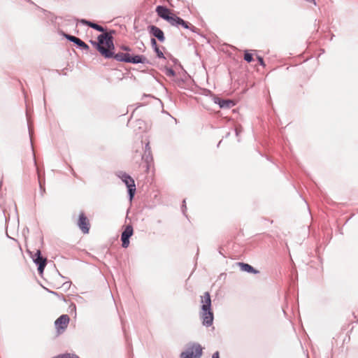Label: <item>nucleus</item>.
<instances>
[{
	"mask_svg": "<svg viewBox=\"0 0 358 358\" xmlns=\"http://www.w3.org/2000/svg\"><path fill=\"white\" fill-rule=\"evenodd\" d=\"M151 44L154 49L156 48V47H158L157 41L155 38H151Z\"/></svg>",
	"mask_w": 358,
	"mask_h": 358,
	"instance_id": "nucleus-24",
	"label": "nucleus"
},
{
	"mask_svg": "<svg viewBox=\"0 0 358 358\" xmlns=\"http://www.w3.org/2000/svg\"><path fill=\"white\" fill-rule=\"evenodd\" d=\"M220 108H231L234 106L232 101L230 100H222L219 102Z\"/></svg>",
	"mask_w": 358,
	"mask_h": 358,
	"instance_id": "nucleus-19",
	"label": "nucleus"
},
{
	"mask_svg": "<svg viewBox=\"0 0 358 358\" xmlns=\"http://www.w3.org/2000/svg\"><path fill=\"white\" fill-rule=\"evenodd\" d=\"M203 349L200 344L196 343H189L185 351L180 354L181 358H200Z\"/></svg>",
	"mask_w": 358,
	"mask_h": 358,
	"instance_id": "nucleus-2",
	"label": "nucleus"
},
{
	"mask_svg": "<svg viewBox=\"0 0 358 358\" xmlns=\"http://www.w3.org/2000/svg\"><path fill=\"white\" fill-rule=\"evenodd\" d=\"M121 49L125 51H130V48L128 46H122Z\"/></svg>",
	"mask_w": 358,
	"mask_h": 358,
	"instance_id": "nucleus-26",
	"label": "nucleus"
},
{
	"mask_svg": "<svg viewBox=\"0 0 358 358\" xmlns=\"http://www.w3.org/2000/svg\"><path fill=\"white\" fill-rule=\"evenodd\" d=\"M172 26H182L185 29H189L190 30H194V27L190 23L185 22L182 18L178 17L177 15H173L171 21L169 22Z\"/></svg>",
	"mask_w": 358,
	"mask_h": 358,
	"instance_id": "nucleus-10",
	"label": "nucleus"
},
{
	"mask_svg": "<svg viewBox=\"0 0 358 358\" xmlns=\"http://www.w3.org/2000/svg\"><path fill=\"white\" fill-rule=\"evenodd\" d=\"M172 26H182L185 29H189L190 30H194V27L190 23L185 22L182 18L178 17L177 15H173L171 21L169 22Z\"/></svg>",
	"mask_w": 358,
	"mask_h": 358,
	"instance_id": "nucleus-9",
	"label": "nucleus"
},
{
	"mask_svg": "<svg viewBox=\"0 0 358 358\" xmlns=\"http://www.w3.org/2000/svg\"><path fill=\"white\" fill-rule=\"evenodd\" d=\"M80 22L83 24H87L89 27H92V28H93V29H96V30H97L99 31H104V29L101 26H100V25H99L97 24H95L94 22H90V21H87L85 20H81Z\"/></svg>",
	"mask_w": 358,
	"mask_h": 358,
	"instance_id": "nucleus-18",
	"label": "nucleus"
},
{
	"mask_svg": "<svg viewBox=\"0 0 358 358\" xmlns=\"http://www.w3.org/2000/svg\"><path fill=\"white\" fill-rule=\"evenodd\" d=\"M91 43L96 48L102 56L106 58L112 57L113 52L112 50L114 49V44L113 37L108 33L101 34L98 37V42Z\"/></svg>",
	"mask_w": 358,
	"mask_h": 358,
	"instance_id": "nucleus-1",
	"label": "nucleus"
},
{
	"mask_svg": "<svg viewBox=\"0 0 358 358\" xmlns=\"http://www.w3.org/2000/svg\"><path fill=\"white\" fill-rule=\"evenodd\" d=\"M244 59L248 62H251L253 60L252 55L248 52H245L244 54Z\"/></svg>",
	"mask_w": 358,
	"mask_h": 358,
	"instance_id": "nucleus-21",
	"label": "nucleus"
},
{
	"mask_svg": "<svg viewBox=\"0 0 358 358\" xmlns=\"http://www.w3.org/2000/svg\"><path fill=\"white\" fill-rule=\"evenodd\" d=\"M238 265L239 266L241 269L242 271H245V272H248V273H255V274L259 273V271L257 270L254 268L252 266H250L248 264H245V263H243V262H239V263H238Z\"/></svg>",
	"mask_w": 358,
	"mask_h": 358,
	"instance_id": "nucleus-16",
	"label": "nucleus"
},
{
	"mask_svg": "<svg viewBox=\"0 0 358 358\" xmlns=\"http://www.w3.org/2000/svg\"><path fill=\"white\" fill-rule=\"evenodd\" d=\"M70 318L68 315H62L58 317L55 322V326L57 334H62L67 328Z\"/></svg>",
	"mask_w": 358,
	"mask_h": 358,
	"instance_id": "nucleus-4",
	"label": "nucleus"
},
{
	"mask_svg": "<svg viewBox=\"0 0 358 358\" xmlns=\"http://www.w3.org/2000/svg\"><path fill=\"white\" fill-rule=\"evenodd\" d=\"M65 36L68 40L76 43L80 48H82L86 50H89V46L85 42L81 41L80 38H78L76 36H73L68 35V34L65 35Z\"/></svg>",
	"mask_w": 358,
	"mask_h": 358,
	"instance_id": "nucleus-14",
	"label": "nucleus"
},
{
	"mask_svg": "<svg viewBox=\"0 0 358 358\" xmlns=\"http://www.w3.org/2000/svg\"><path fill=\"white\" fill-rule=\"evenodd\" d=\"M77 224L83 234L89 233L90 228V220L83 212L80 213Z\"/></svg>",
	"mask_w": 358,
	"mask_h": 358,
	"instance_id": "nucleus-5",
	"label": "nucleus"
},
{
	"mask_svg": "<svg viewBox=\"0 0 358 358\" xmlns=\"http://www.w3.org/2000/svg\"><path fill=\"white\" fill-rule=\"evenodd\" d=\"M114 57L117 61L119 62H127L129 58V53H123V52H118L115 55L113 54V57Z\"/></svg>",
	"mask_w": 358,
	"mask_h": 358,
	"instance_id": "nucleus-17",
	"label": "nucleus"
},
{
	"mask_svg": "<svg viewBox=\"0 0 358 358\" xmlns=\"http://www.w3.org/2000/svg\"><path fill=\"white\" fill-rule=\"evenodd\" d=\"M201 309L211 308V299L208 292H204L203 294L201 296Z\"/></svg>",
	"mask_w": 358,
	"mask_h": 358,
	"instance_id": "nucleus-13",
	"label": "nucleus"
},
{
	"mask_svg": "<svg viewBox=\"0 0 358 358\" xmlns=\"http://www.w3.org/2000/svg\"><path fill=\"white\" fill-rule=\"evenodd\" d=\"M134 229L132 226L127 225L126 226L124 230L122 233L121 235V241L122 242V246L124 248H127L129 245V238L133 235Z\"/></svg>",
	"mask_w": 358,
	"mask_h": 358,
	"instance_id": "nucleus-6",
	"label": "nucleus"
},
{
	"mask_svg": "<svg viewBox=\"0 0 358 358\" xmlns=\"http://www.w3.org/2000/svg\"><path fill=\"white\" fill-rule=\"evenodd\" d=\"M212 358H220L219 352H215L213 355V357H212Z\"/></svg>",
	"mask_w": 358,
	"mask_h": 358,
	"instance_id": "nucleus-25",
	"label": "nucleus"
},
{
	"mask_svg": "<svg viewBox=\"0 0 358 358\" xmlns=\"http://www.w3.org/2000/svg\"><path fill=\"white\" fill-rule=\"evenodd\" d=\"M52 358H80V357L75 354L65 353V354L59 355Z\"/></svg>",
	"mask_w": 358,
	"mask_h": 358,
	"instance_id": "nucleus-20",
	"label": "nucleus"
},
{
	"mask_svg": "<svg viewBox=\"0 0 358 358\" xmlns=\"http://www.w3.org/2000/svg\"><path fill=\"white\" fill-rule=\"evenodd\" d=\"M201 317L203 320V325H206L207 327L210 326L213 324V313L212 311L211 308L201 309Z\"/></svg>",
	"mask_w": 358,
	"mask_h": 358,
	"instance_id": "nucleus-8",
	"label": "nucleus"
},
{
	"mask_svg": "<svg viewBox=\"0 0 358 358\" xmlns=\"http://www.w3.org/2000/svg\"><path fill=\"white\" fill-rule=\"evenodd\" d=\"M148 30L150 34L156 37L160 42L165 41V36L162 30L155 25H150L148 27Z\"/></svg>",
	"mask_w": 358,
	"mask_h": 358,
	"instance_id": "nucleus-11",
	"label": "nucleus"
},
{
	"mask_svg": "<svg viewBox=\"0 0 358 358\" xmlns=\"http://www.w3.org/2000/svg\"><path fill=\"white\" fill-rule=\"evenodd\" d=\"M37 256H38V255H36V252L34 254L31 255V258H32L33 259H34V257H37Z\"/></svg>",
	"mask_w": 358,
	"mask_h": 358,
	"instance_id": "nucleus-28",
	"label": "nucleus"
},
{
	"mask_svg": "<svg viewBox=\"0 0 358 358\" xmlns=\"http://www.w3.org/2000/svg\"><path fill=\"white\" fill-rule=\"evenodd\" d=\"M37 257H34V262L38 265V271L40 273L43 272V270L46 266L47 259L43 258L41 255V251L39 250H36Z\"/></svg>",
	"mask_w": 358,
	"mask_h": 358,
	"instance_id": "nucleus-12",
	"label": "nucleus"
},
{
	"mask_svg": "<svg viewBox=\"0 0 358 358\" xmlns=\"http://www.w3.org/2000/svg\"><path fill=\"white\" fill-rule=\"evenodd\" d=\"M307 2L313 3L314 5H316V2L315 0H305Z\"/></svg>",
	"mask_w": 358,
	"mask_h": 358,
	"instance_id": "nucleus-27",
	"label": "nucleus"
},
{
	"mask_svg": "<svg viewBox=\"0 0 358 358\" xmlns=\"http://www.w3.org/2000/svg\"><path fill=\"white\" fill-rule=\"evenodd\" d=\"M146 60H147V59L144 56H142V55L132 56V55H129V60L127 62L132 63V64H138V63L144 64V63H145Z\"/></svg>",
	"mask_w": 358,
	"mask_h": 358,
	"instance_id": "nucleus-15",
	"label": "nucleus"
},
{
	"mask_svg": "<svg viewBox=\"0 0 358 358\" xmlns=\"http://www.w3.org/2000/svg\"><path fill=\"white\" fill-rule=\"evenodd\" d=\"M156 12L160 17L163 18L169 22L171 21L173 15H175V14L173 13L171 10L162 6H158L156 8Z\"/></svg>",
	"mask_w": 358,
	"mask_h": 358,
	"instance_id": "nucleus-7",
	"label": "nucleus"
},
{
	"mask_svg": "<svg viewBox=\"0 0 358 358\" xmlns=\"http://www.w3.org/2000/svg\"><path fill=\"white\" fill-rule=\"evenodd\" d=\"M117 176L125 183L128 188L130 199L131 200L136 192V185L134 180L124 172L120 171Z\"/></svg>",
	"mask_w": 358,
	"mask_h": 358,
	"instance_id": "nucleus-3",
	"label": "nucleus"
},
{
	"mask_svg": "<svg viewBox=\"0 0 358 358\" xmlns=\"http://www.w3.org/2000/svg\"><path fill=\"white\" fill-rule=\"evenodd\" d=\"M155 51L157 53V55L158 57H159V58H164V54L159 50V47H156V48H155Z\"/></svg>",
	"mask_w": 358,
	"mask_h": 358,
	"instance_id": "nucleus-22",
	"label": "nucleus"
},
{
	"mask_svg": "<svg viewBox=\"0 0 358 358\" xmlns=\"http://www.w3.org/2000/svg\"><path fill=\"white\" fill-rule=\"evenodd\" d=\"M257 59L259 61V63L260 65L264 66H265V64H264V59L262 57H259V56H257Z\"/></svg>",
	"mask_w": 358,
	"mask_h": 358,
	"instance_id": "nucleus-23",
	"label": "nucleus"
}]
</instances>
